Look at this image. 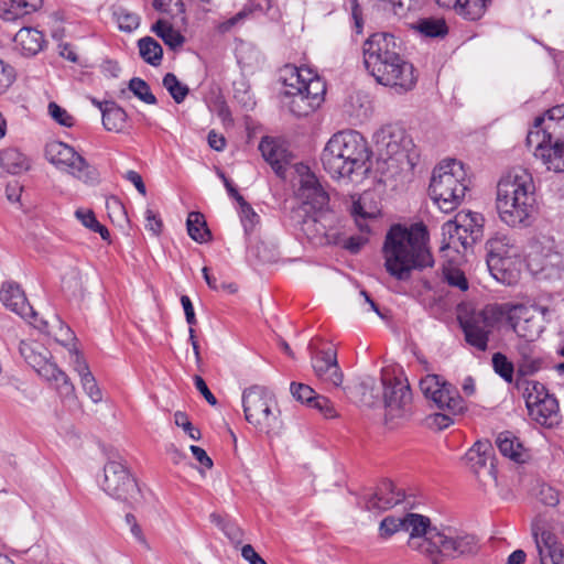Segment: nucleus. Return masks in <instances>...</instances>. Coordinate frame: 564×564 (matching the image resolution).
<instances>
[{
  "label": "nucleus",
  "mask_w": 564,
  "mask_h": 564,
  "mask_svg": "<svg viewBox=\"0 0 564 564\" xmlns=\"http://www.w3.org/2000/svg\"><path fill=\"white\" fill-rule=\"evenodd\" d=\"M427 242L429 232L423 224L410 227L393 225L382 247L387 272L399 281H406L412 271L433 267L434 259Z\"/></svg>",
  "instance_id": "f257e3e1"
},
{
  "label": "nucleus",
  "mask_w": 564,
  "mask_h": 564,
  "mask_svg": "<svg viewBox=\"0 0 564 564\" xmlns=\"http://www.w3.org/2000/svg\"><path fill=\"white\" fill-rule=\"evenodd\" d=\"M364 64L377 83L398 94L412 90L416 84L414 67L399 53L395 37L390 33H375L362 45Z\"/></svg>",
  "instance_id": "f03ea898"
},
{
  "label": "nucleus",
  "mask_w": 564,
  "mask_h": 564,
  "mask_svg": "<svg viewBox=\"0 0 564 564\" xmlns=\"http://www.w3.org/2000/svg\"><path fill=\"white\" fill-rule=\"evenodd\" d=\"M371 151L357 131L346 130L332 135L325 144L321 162L334 180L359 182L370 170Z\"/></svg>",
  "instance_id": "7ed1b4c3"
},
{
  "label": "nucleus",
  "mask_w": 564,
  "mask_h": 564,
  "mask_svg": "<svg viewBox=\"0 0 564 564\" xmlns=\"http://www.w3.org/2000/svg\"><path fill=\"white\" fill-rule=\"evenodd\" d=\"M496 209L502 223L509 227H527L536 209L535 186L529 171L514 167L497 184Z\"/></svg>",
  "instance_id": "20e7f679"
},
{
  "label": "nucleus",
  "mask_w": 564,
  "mask_h": 564,
  "mask_svg": "<svg viewBox=\"0 0 564 564\" xmlns=\"http://www.w3.org/2000/svg\"><path fill=\"white\" fill-rule=\"evenodd\" d=\"M326 87L324 82L307 68L288 67L283 78L281 101L294 116L303 117L313 112L323 101Z\"/></svg>",
  "instance_id": "39448f33"
},
{
  "label": "nucleus",
  "mask_w": 564,
  "mask_h": 564,
  "mask_svg": "<svg viewBox=\"0 0 564 564\" xmlns=\"http://www.w3.org/2000/svg\"><path fill=\"white\" fill-rule=\"evenodd\" d=\"M527 144L549 171L564 172V119H535L527 135Z\"/></svg>",
  "instance_id": "423d86ee"
},
{
  "label": "nucleus",
  "mask_w": 564,
  "mask_h": 564,
  "mask_svg": "<svg viewBox=\"0 0 564 564\" xmlns=\"http://www.w3.org/2000/svg\"><path fill=\"white\" fill-rule=\"evenodd\" d=\"M468 187L469 180L460 162L446 160L434 169L430 192L442 212L454 210L462 203Z\"/></svg>",
  "instance_id": "0eeeda50"
},
{
  "label": "nucleus",
  "mask_w": 564,
  "mask_h": 564,
  "mask_svg": "<svg viewBox=\"0 0 564 564\" xmlns=\"http://www.w3.org/2000/svg\"><path fill=\"white\" fill-rule=\"evenodd\" d=\"M20 355L35 372L48 382L66 400H75V387L69 377L52 360L51 352L37 341L22 340Z\"/></svg>",
  "instance_id": "6e6552de"
},
{
  "label": "nucleus",
  "mask_w": 564,
  "mask_h": 564,
  "mask_svg": "<svg viewBox=\"0 0 564 564\" xmlns=\"http://www.w3.org/2000/svg\"><path fill=\"white\" fill-rule=\"evenodd\" d=\"M245 417L258 431L271 433L281 426L274 395L264 387L253 386L242 393Z\"/></svg>",
  "instance_id": "1a4fd4ad"
},
{
  "label": "nucleus",
  "mask_w": 564,
  "mask_h": 564,
  "mask_svg": "<svg viewBox=\"0 0 564 564\" xmlns=\"http://www.w3.org/2000/svg\"><path fill=\"white\" fill-rule=\"evenodd\" d=\"M431 545L425 553L432 564H441L445 560H455L476 554L479 542L474 534L444 528L432 532Z\"/></svg>",
  "instance_id": "9d476101"
},
{
  "label": "nucleus",
  "mask_w": 564,
  "mask_h": 564,
  "mask_svg": "<svg viewBox=\"0 0 564 564\" xmlns=\"http://www.w3.org/2000/svg\"><path fill=\"white\" fill-rule=\"evenodd\" d=\"M297 218L302 232L312 245L324 247L341 243L343 227L329 207L302 214Z\"/></svg>",
  "instance_id": "9b49d317"
},
{
  "label": "nucleus",
  "mask_w": 564,
  "mask_h": 564,
  "mask_svg": "<svg viewBox=\"0 0 564 564\" xmlns=\"http://www.w3.org/2000/svg\"><path fill=\"white\" fill-rule=\"evenodd\" d=\"M376 145L387 161L397 162L402 167L412 169L417 158L412 140L405 131L393 124L382 127L375 133Z\"/></svg>",
  "instance_id": "f8f14e48"
},
{
  "label": "nucleus",
  "mask_w": 564,
  "mask_h": 564,
  "mask_svg": "<svg viewBox=\"0 0 564 564\" xmlns=\"http://www.w3.org/2000/svg\"><path fill=\"white\" fill-rule=\"evenodd\" d=\"M502 310L500 304L487 305L460 321L467 344L479 351H485L488 348L489 336L503 317Z\"/></svg>",
  "instance_id": "ddd939ff"
},
{
  "label": "nucleus",
  "mask_w": 564,
  "mask_h": 564,
  "mask_svg": "<svg viewBox=\"0 0 564 564\" xmlns=\"http://www.w3.org/2000/svg\"><path fill=\"white\" fill-rule=\"evenodd\" d=\"M296 174L294 195L300 203L295 210L296 217L329 207V195L310 167L300 164L296 166Z\"/></svg>",
  "instance_id": "4468645a"
},
{
  "label": "nucleus",
  "mask_w": 564,
  "mask_h": 564,
  "mask_svg": "<svg viewBox=\"0 0 564 564\" xmlns=\"http://www.w3.org/2000/svg\"><path fill=\"white\" fill-rule=\"evenodd\" d=\"M513 332L527 341L536 339L544 329L547 307L525 304H500Z\"/></svg>",
  "instance_id": "2eb2a0df"
},
{
  "label": "nucleus",
  "mask_w": 564,
  "mask_h": 564,
  "mask_svg": "<svg viewBox=\"0 0 564 564\" xmlns=\"http://www.w3.org/2000/svg\"><path fill=\"white\" fill-rule=\"evenodd\" d=\"M99 486L108 496L130 506L140 498L137 481L121 460L110 459L105 464Z\"/></svg>",
  "instance_id": "dca6fc26"
},
{
  "label": "nucleus",
  "mask_w": 564,
  "mask_h": 564,
  "mask_svg": "<svg viewBox=\"0 0 564 564\" xmlns=\"http://www.w3.org/2000/svg\"><path fill=\"white\" fill-rule=\"evenodd\" d=\"M382 389L386 420L408 419L412 410V393L406 381L390 373H382Z\"/></svg>",
  "instance_id": "f3484780"
},
{
  "label": "nucleus",
  "mask_w": 564,
  "mask_h": 564,
  "mask_svg": "<svg viewBox=\"0 0 564 564\" xmlns=\"http://www.w3.org/2000/svg\"><path fill=\"white\" fill-rule=\"evenodd\" d=\"M420 389L424 397L431 400L438 409L452 414H460L466 404L458 391L451 383L437 375H427L420 381Z\"/></svg>",
  "instance_id": "a211bd4d"
},
{
  "label": "nucleus",
  "mask_w": 564,
  "mask_h": 564,
  "mask_svg": "<svg viewBox=\"0 0 564 564\" xmlns=\"http://www.w3.org/2000/svg\"><path fill=\"white\" fill-rule=\"evenodd\" d=\"M465 458L484 487L497 485L494 448L489 441H477L466 453Z\"/></svg>",
  "instance_id": "6ab92c4d"
},
{
  "label": "nucleus",
  "mask_w": 564,
  "mask_h": 564,
  "mask_svg": "<svg viewBox=\"0 0 564 564\" xmlns=\"http://www.w3.org/2000/svg\"><path fill=\"white\" fill-rule=\"evenodd\" d=\"M308 348L312 351V368L318 380L335 388L340 387L344 373L338 365L336 350L332 348L318 350L313 341Z\"/></svg>",
  "instance_id": "aec40b11"
},
{
  "label": "nucleus",
  "mask_w": 564,
  "mask_h": 564,
  "mask_svg": "<svg viewBox=\"0 0 564 564\" xmlns=\"http://www.w3.org/2000/svg\"><path fill=\"white\" fill-rule=\"evenodd\" d=\"M402 530L409 532L408 546L425 555L431 545L432 532L437 528L431 525L430 518L419 513H408L402 518Z\"/></svg>",
  "instance_id": "412c9836"
},
{
  "label": "nucleus",
  "mask_w": 564,
  "mask_h": 564,
  "mask_svg": "<svg viewBox=\"0 0 564 564\" xmlns=\"http://www.w3.org/2000/svg\"><path fill=\"white\" fill-rule=\"evenodd\" d=\"M532 534L535 540L540 564H564V546L552 532L534 524Z\"/></svg>",
  "instance_id": "4be33fe9"
},
{
  "label": "nucleus",
  "mask_w": 564,
  "mask_h": 564,
  "mask_svg": "<svg viewBox=\"0 0 564 564\" xmlns=\"http://www.w3.org/2000/svg\"><path fill=\"white\" fill-rule=\"evenodd\" d=\"M528 258L529 265L536 271H544L561 263V254L555 250L554 240L547 237L532 242Z\"/></svg>",
  "instance_id": "5701e85b"
},
{
  "label": "nucleus",
  "mask_w": 564,
  "mask_h": 564,
  "mask_svg": "<svg viewBox=\"0 0 564 564\" xmlns=\"http://www.w3.org/2000/svg\"><path fill=\"white\" fill-rule=\"evenodd\" d=\"M487 264L497 268L501 258L522 254V248L507 234L497 232L486 243Z\"/></svg>",
  "instance_id": "b1692460"
},
{
  "label": "nucleus",
  "mask_w": 564,
  "mask_h": 564,
  "mask_svg": "<svg viewBox=\"0 0 564 564\" xmlns=\"http://www.w3.org/2000/svg\"><path fill=\"white\" fill-rule=\"evenodd\" d=\"M2 304L23 318L35 317L33 308L29 305L23 290L14 282H4L0 290Z\"/></svg>",
  "instance_id": "393cba45"
},
{
  "label": "nucleus",
  "mask_w": 564,
  "mask_h": 564,
  "mask_svg": "<svg viewBox=\"0 0 564 564\" xmlns=\"http://www.w3.org/2000/svg\"><path fill=\"white\" fill-rule=\"evenodd\" d=\"M403 500V495L395 489V486L390 480H384L380 484L375 494L366 498L365 506L369 511H386L393 508Z\"/></svg>",
  "instance_id": "a878e982"
},
{
  "label": "nucleus",
  "mask_w": 564,
  "mask_h": 564,
  "mask_svg": "<svg viewBox=\"0 0 564 564\" xmlns=\"http://www.w3.org/2000/svg\"><path fill=\"white\" fill-rule=\"evenodd\" d=\"M517 376L524 378L533 376L542 369L543 358L535 346L531 345L530 341H524L517 347Z\"/></svg>",
  "instance_id": "bb28decb"
},
{
  "label": "nucleus",
  "mask_w": 564,
  "mask_h": 564,
  "mask_svg": "<svg viewBox=\"0 0 564 564\" xmlns=\"http://www.w3.org/2000/svg\"><path fill=\"white\" fill-rule=\"evenodd\" d=\"M528 410L532 419L543 426L554 427L561 422L557 400L551 394Z\"/></svg>",
  "instance_id": "cd10ccee"
},
{
  "label": "nucleus",
  "mask_w": 564,
  "mask_h": 564,
  "mask_svg": "<svg viewBox=\"0 0 564 564\" xmlns=\"http://www.w3.org/2000/svg\"><path fill=\"white\" fill-rule=\"evenodd\" d=\"M58 170L85 184H94L98 180L97 170L76 151L73 158L66 159L65 164L63 163Z\"/></svg>",
  "instance_id": "c85d7f7f"
},
{
  "label": "nucleus",
  "mask_w": 564,
  "mask_h": 564,
  "mask_svg": "<svg viewBox=\"0 0 564 564\" xmlns=\"http://www.w3.org/2000/svg\"><path fill=\"white\" fill-rule=\"evenodd\" d=\"M522 254L501 258L497 268L487 264L491 275L500 283L513 285L520 279Z\"/></svg>",
  "instance_id": "c756f323"
},
{
  "label": "nucleus",
  "mask_w": 564,
  "mask_h": 564,
  "mask_svg": "<svg viewBox=\"0 0 564 564\" xmlns=\"http://www.w3.org/2000/svg\"><path fill=\"white\" fill-rule=\"evenodd\" d=\"M441 251L454 250L460 253L474 245L473 238H469L454 220H448L442 226Z\"/></svg>",
  "instance_id": "7c9ffc66"
},
{
  "label": "nucleus",
  "mask_w": 564,
  "mask_h": 564,
  "mask_svg": "<svg viewBox=\"0 0 564 564\" xmlns=\"http://www.w3.org/2000/svg\"><path fill=\"white\" fill-rule=\"evenodd\" d=\"M14 48L24 56H34L43 50L45 40L42 32L33 28H22L14 39Z\"/></svg>",
  "instance_id": "2f4dec72"
},
{
  "label": "nucleus",
  "mask_w": 564,
  "mask_h": 564,
  "mask_svg": "<svg viewBox=\"0 0 564 564\" xmlns=\"http://www.w3.org/2000/svg\"><path fill=\"white\" fill-rule=\"evenodd\" d=\"M102 113V124L108 131L120 132L124 128L127 113L112 101L99 102L93 100Z\"/></svg>",
  "instance_id": "473e14b6"
},
{
  "label": "nucleus",
  "mask_w": 564,
  "mask_h": 564,
  "mask_svg": "<svg viewBox=\"0 0 564 564\" xmlns=\"http://www.w3.org/2000/svg\"><path fill=\"white\" fill-rule=\"evenodd\" d=\"M359 402L365 406H376L382 401V380L380 383L373 377H365L356 387Z\"/></svg>",
  "instance_id": "72a5a7b5"
},
{
  "label": "nucleus",
  "mask_w": 564,
  "mask_h": 564,
  "mask_svg": "<svg viewBox=\"0 0 564 564\" xmlns=\"http://www.w3.org/2000/svg\"><path fill=\"white\" fill-rule=\"evenodd\" d=\"M369 194L361 195L351 207V214L355 217L356 225L362 232H369L368 220L377 218L380 210L376 205H370Z\"/></svg>",
  "instance_id": "f704fd0d"
},
{
  "label": "nucleus",
  "mask_w": 564,
  "mask_h": 564,
  "mask_svg": "<svg viewBox=\"0 0 564 564\" xmlns=\"http://www.w3.org/2000/svg\"><path fill=\"white\" fill-rule=\"evenodd\" d=\"M496 444L502 456L516 463H523L527 459L524 447L510 432L500 433L497 436Z\"/></svg>",
  "instance_id": "c9c22d12"
},
{
  "label": "nucleus",
  "mask_w": 564,
  "mask_h": 564,
  "mask_svg": "<svg viewBox=\"0 0 564 564\" xmlns=\"http://www.w3.org/2000/svg\"><path fill=\"white\" fill-rule=\"evenodd\" d=\"M0 166L9 174L18 175L30 170V160L18 149H6L0 153Z\"/></svg>",
  "instance_id": "e433bc0d"
},
{
  "label": "nucleus",
  "mask_w": 564,
  "mask_h": 564,
  "mask_svg": "<svg viewBox=\"0 0 564 564\" xmlns=\"http://www.w3.org/2000/svg\"><path fill=\"white\" fill-rule=\"evenodd\" d=\"M263 159L272 166L276 174L281 175L284 170L285 150L276 144L273 139L263 138L259 144Z\"/></svg>",
  "instance_id": "4c0bfd02"
},
{
  "label": "nucleus",
  "mask_w": 564,
  "mask_h": 564,
  "mask_svg": "<svg viewBox=\"0 0 564 564\" xmlns=\"http://www.w3.org/2000/svg\"><path fill=\"white\" fill-rule=\"evenodd\" d=\"M34 326L47 334L54 335L55 339L64 346L70 347L75 339L72 329L64 325L62 319L54 315L51 321H40V324L33 322Z\"/></svg>",
  "instance_id": "58836bf2"
},
{
  "label": "nucleus",
  "mask_w": 564,
  "mask_h": 564,
  "mask_svg": "<svg viewBox=\"0 0 564 564\" xmlns=\"http://www.w3.org/2000/svg\"><path fill=\"white\" fill-rule=\"evenodd\" d=\"M454 221L459 228L473 238L475 243L482 236V216L473 212H460L455 216Z\"/></svg>",
  "instance_id": "ea45409f"
},
{
  "label": "nucleus",
  "mask_w": 564,
  "mask_h": 564,
  "mask_svg": "<svg viewBox=\"0 0 564 564\" xmlns=\"http://www.w3.org/2000/svg\"><path fill=\"white\" fill-rule=\"evenodd\" d=\"M272 7V0H249V8L241 10L230 19L218 24L217 29L220 33H227L237 24L241 23L250 12L261 11L268 12Z\"/></svg>",
  "instance_id": "a19ab883"
},
{
  "label": "nucleus",
  "mask_w": 564,
  "mask_h": 564,
  "mask_svg": "<svg viewBox=\"0 0 564 564\" xmlns=\"http://www.w3.org/2000/svg\"><path fill=\"white\" fill-rule=\"evenodd\" d=\"M517 387L522 391L527 408L534 405L535 403L543 400L544 397L546 398L550 395L544 386L534 380L518 378Z\"/></svg>",
  "instance_id": "79ce46f5"
},
{
  "label": "nucleus",
  "mask_w": 564,
  "mask_h": 564,
  "mask_svg": "<svg viewBox=\"0 0 564 564\" xmlns=\"http://www.w3.org/2000/svg\"><path fill=\"white\" fill-rule=\"evenodd\" d=\"M186 226L187 232L193 240L204 243L210 239V231L207 227L204 215L199 212H191L188 214Z\"/></svg>",
  "instance_id": "37998d69"
},
{
  "label": "nucleus",
  "mask_w": 564,
  "mask_h": 564,
  "mask_svg": "<svg viewBox=\"0 0 564 564\" xmlns=\"http://www.w3.org/2000/svg\"><path fill=\"white\" fill-rule=\"evenodd\" d=\"M139 53L142 59L152 65L159 66L162 62L163 50L160 43L153 37L145 36L138 41Z\"/></svg>",
  "instance_id": "c03bdc74"
},
{
  "label": "nucleus",
  "mask_w": 564,
  "mask_h": 564,
  "mask_svg": "<svg viewBox=\"0 0 564 564\" xmlns=\"http://www.w3.org/2000/svg\"><path fill=\"white\" fill-rule=\"evenodd\" d=\"M489 2L490 0H459L457 6L451 8L463 18L475 21L484 15Z\"/></svg>",
  "instance_id": "a18cd8bd"
},
{
  "label": "nucleus",
  "mask_w": 564,
  "mask_h": 564,
  "mask_svg": "<svg viewBox=\"0 0 564 564\" xmlns=\"http://www.w3.org/2000/svg\"><path fill=\"white\" fill-rule=\"evenodd\" d=\"M75 149L64 142L53 141L45 148V156L47 161L57 170L68 158H73Z\"/></svg>",
  "instance_id": "49530a36"
},
{
  "label": "nucleus",
  "mask_w": 564,
  "mask_h": 564,
  "mask_svg": "<svg viewBox=\"0 0 564 564\" xmlns=\"http://www.w3.org/2000/svg\"><path fill=\"white\" fill-rule=\"evenodd\" d=\"M151 31L161 37L171 48L180 47L184 43V37L180 32L174 30L172 25L164 20H159L153 24Z\"/></svg>",
  "instance_id": "de8ad7c7"
},
{
  "label": "nucleus",
  "mask_w": 564,
  "mask_h": 564,
  "mask_svg": "<svg viewBox=\"0 0 564 564\" xmlns=\"http://www.w3.org/2000/svg\"><path fill=\"white\" fill-rule=\"evenodd\" d=\"M414 29L427 37L444 36L447 33L445 21L434 18H425L419 20L414 25Z\"/></svg>",
  "instance_id": "09e8293b"
},
{
  "label": "nucleus",
  "mask_w": 564,
  "mask_h": 564,
  "mask_svg": "<svg viewBox=\"0 0 564 564\" xmlns=\"http://www.w3.org/2000/svg\"><path fill=\"white\" fill-rule=\"evenodd\" d=\"M113 17L116 19L118 28L123 32H132L137 30L140 25V17L126 8H117L113 11Z\"/></svg>",
  "instance_id": "8fccbe9b"
},
{
  "label": "nucleus",
  "mask_w": 564,
  "mask_h": 564,
  "mask_svg": "<svg viewBox=\"0 0 564 564\" xmlns=\"http://www.w3.org/2000/svg\"><path fill=\"white\" fill-rule=\"evenodd\" d=\"M163 86L177 104H181L189 91L188 87L182 84L173 73H167L163 77Z\"/></svg>",
  "instance_id": "3c124183"
},
{
  "label": "nucleus",
  "mask_w": 564,
  "mask_h": 564,
  "mask_svg": "<svg viewBox=\"0 0 564 564\" xmlns=\"http://www.w3.org/2000/svg\"><path fill=\"white\" fill-rule=\"evenodd\" d=\"M492 367L497 375H499L505 381L511 383L513 381L514 365L510 361L506 355L496 352L492 356Z\"/></svg>",
  "instance_id": "603ef678"
},
{
  "label": "nucleus",
  "mask_w": 564,
  "mask_h": 564,
  "mask_svg": "<svg viewBox=\"0 0 564 564\" xmlns=\"http://www.w3.org/2000/svg\"><path fill=\"white\" fill-rule=\"evenodd\" d=\"M129 89L143 102L148 105L156 104L155 96L151 93L150 86L143 79L139 77L130 79Z\"/></svg>",
  "instance_id": "864d4df0"
},
{
  "label": "nucleus",
  "mask_w": 564,
  "mask_h": 564,
  "mask_svg": "<svg viewBox=\"0 0 564 564\" xmlns=\"http://www.w3.org/2000/svg\"><path fill=\"white\" fill-rule=\"evenodd\" d=\"M47 111L51 118L63 127L70 128L75 124V118L54 101L48 104Z\"/></svg>",
  "instance_id": "5fc2aeb1"
},
{
  "label": "nucleus",
  "mask_w": 564,
  "mask_h": 564,
  "mask_svg": "<svg viewBox=\"0 0 564 564\" xmlns=\"http://www.w3.org/2000/svg\"><path fill=\"white\" fill-rule=\"evenodd\" d=\"M372 4L386 14H392L394 17H403L406 8L402 0H370Z\"/></svg>",
  "instance_id": "6e6d98bb"
},
{
  "label": "nucleus",
  "mask_w": 564,
  "mask_h": 564,
  "mask_svg": "<svg viewBox=\"0 0 564 564\" xmlns=\"http://www.w3.org/2000/svg\"><path fill=\"white\" fill-rule=\"evenodd\" d=\"M68 359L72 368L80 378L85 377L86 373H91L87 361L75 346L68 347Z\"/></svg>",
  "instance_id": "4d7b16f0"
},
{
  "label": "nucleus",
  "mask_w": 564,
  "mask_h": 564,
  "mask_svg": "<svg viewBox=\"0 0 564 564\" xmlns=\"http://www.w3.org/2000/svg\"><path fill=\"white\" fill-rule=\"evenodd\" d=\"M68 359L72 368L80 378L85 377L86 373H91L87 361L75 346L68 347Z\"/></svg>",
  "instance_id": "13d9d810"
},
{
  "label": "nucleus",
  "mask_w": 564,
  "mask_h": 564,
  "mask_svg": "<svg viewBox=\"0 0 564 564\" xmlns=\"http://www.w3.org/2000/svg\"><path fill=\"white\" fill-rule=\"evenodd\" d=\"M240 206V219L245 228L246 234H250L259 221V216L252 209V207L243 199L239 203Z\"/></svg>",
  "instance_id": "bf43d9fd"
},
{
  "label": "nucleus",
  "mask_w": 564,
  "mask_h": 564,
  "mask_svg": "<svg viewBox=\"0 0 564 564\" xmlns=\"http://www.w3.org/2000/svg\"><path fill=\"white\" fill-rule=\"evenodd\" d=\"M237 59L243 66H252L259 59V52L251 44L241 43L237 47Z\"/></svg>",
  "instance_id": "052dcab7"
},
{
  "label": "nucleus",
  "mask_w": 564,
  "mask_h": 564,
  "mask_svg": "<svg viewBox=\"0 0 564 564\" xmlns=\"http://www.w3.org/2000/svg\"><path fill=\"white\" fill-rule=\"evenodd\" d=\"M80 383L84 391L94 403H99L102 400L101 390L93 373H86L85 377L80 378Z\"/></svg>",
  "instance_id": "680f3d73"
},
{
  "label": "nucleus",
  "mask_w": 564,
  "mask_h": 564,
  "mask_svg": "<svg viewBox=\"0 0 564 564\" xmlns=\"http://www.w3.org/2000/svg\"><path fill=\"white\" fill-rule=\"evenodd\" d=\"M291 393L297 401L310 405L316 392L307 384L292 382L290 386Z\"/></svg>",
  "instance_id": "e2e57ef3"
},
{
  "label": "nucleus",
  "mask_w": 564,
  "mask_h": 564,
  "mask_svg": "<svg viewBox=\"0 0 564 564\" xmlns=\"http://www.w3.org/2000/svg\"><path fill=\"white\" fill-rule=\"evenodd\" d=\"M174 422L175 424L183 429V431L193 440L198 441L202 437L200 431L196 429L191 421L188 420V416L181 411L175 412L174 414Z\"/></svg>",
  "instance_id": "0e129e2a"
},
{
  "label": "nucleus",
  "mask_w": 564,
  "mask_h": 564,
  "mask_svg": "<svg viewBox=\"0 0 564 564\" xmlns=\"http://www.w3.org/2000/svg\"><path fill=\"white\" fill-rule=\"evenodd\" d=\"M308 406L316 409L321 414H323L327 419L337 416L333 403L324 395L315 394Z\"/></svg>",
  "instance_id": "69168bd1"
},
{
  "label": "nucleus",
  "mask_w": 564,
  "mask_h": 564,
  "mask_svg": "<svg viewBox=\"0 0 564 564\" xmlns=\"http://www.w3.org/2000/svg\"><path fill=\"white\" fill-rule=\"evenodd\" d=\"M444 278L451 286L458 288L460 291H466L468 289L467 279L464 272L458 269L451 268L445 270Z\"/></svg>",
  "instance_id": "338daca9"
},
{
  "label": "nucleus",
  "mask_w": 564,
  "mask_h": 564,
  "mask_svg": "<svg viewBox=\"0 0 564 564\" xmlns=\"http://www.w3.org/2000/svg\"><path fill=\"white\" fill-rule=\"evenodd\" d=\"M153 8L161 13L172 17L183 11L181 0H154Z\"/></svg>",
  "instance_id": "774afa93"
}]
</instances>
